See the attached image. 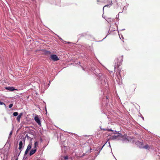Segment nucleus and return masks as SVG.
<instances>
[{
	"mask_svg": "<svg viewBox=\"0 0 160 160\" xmlns=\"http://www.w3.org/2000/svg\"><path fill=\"white\" fill-rule=\"evenodd\" d=\"M108 130L109 131H112V130L111 129H108Z\"/></svg>",
	"mask_w": 160,
	"mask_h": 160,
	"instance_id": "obj_17",
	"label": "nucleus"
},
{
	"mask_svg": "<svg viewBox=\"0 0 160 160\" xmlns=\"http://www.w3.org/2000/svg\"><path fill=\"white\" fill-rule=\"evenodd\" d=\"M34 120L35 121L37 122V123H38L39 125H40V126L41 125V121H40L39 118H38V116L37 115L36 116H35V117H34Z\"/></svg>",
	"mask_w": 160,
	"mask_h": 160,
	"instance_id": "obj_4",
	"label": "nucleus"
},
{
	"mask_svg": "<svg viewBox=\"0 0 160 160\" xmlns=\"http://www.w3.org/2000/svg\"><path fill=\"white\" fill-rule=\"evenodd\" d=\"M16 160H18V158H16Z\"/></svg>",
	"mask_w": 160,
	"mask_h": 160,
	"instance_id": "obj_21",
	"label": "nucleus"
},
{
	"mask_svg": "<svg viewBox=\"0 0 160 160\" xmlns=\"http://www.w3.org/2000/svg\"><path fill=\"white\" fill-rule=\"evenodd\" d=\"M3 104L5 105L3 102H0V105H2Z\"/></svg>",
	"mask_w": 160,
	"mask_h": 160,
	"instance_id": "obj_16",
	"label": "nucleus"
},
{
	"mask_svg": "<svg viewBox=\"0 0 160 160\" xmlns=\"http://www.w3.org/2000/svg\"><path fill=\"white\" fill-rule=\"evenodd\" d=\"M18 113L17 112H15L13 113V115L14 116H17L18 115Z\"/></svg>",
	"mask_w": 160,
	"mask_h": 160,
	"instance_id": "obj_13",
	"label": "nucleus"
},
{
	"mask_svg": "<svg viewBox=\"0 0 160 160\" xmlns=\"http://www.w3.org/2000/svg\"><path fill=\"white\" fill-rule=\"evenodd\" d=\"M22 115V113H21L19 114V115L18 116L17 118V119L18 121V122H20V119L21 118V117Z\"/></svg>",
	"mask_w": 160,
	"mask_h": 160,
	"instance_id": "obj_8",
	"label": "nucleus"
},
{
	"mask_svg": "<svg viewBox=\"0 0 160 160\" xmlns=\"http://www.w3.org/2000/svg\"><path fill=\"white\" fill-rule=\"evenodd\" d=\"M38 142H35L34 143V148H37V147L38 146Z\"/></svg>",
	"mask_w": 160,
	"mask_h": 160,
	"instance_id": "obj_12",
	"label": "nucleus"
},
{
	"mask_svg": "<svg viewBox=\"0 0 160 160\" xmlns=\"http://www.w3.org/2000/svg\"><path fill=\"white\" fill-rule=\"evenodd\" d=\"M118 136H119V135L116 136V135H114L110 137V139H111L112 140L116 139L118 138Z\"/></svg>",
	"mask_w": 160,
	"mask_h": 160,
	"instance_id": "obj_9",
	"label": "nucleus"
},
{
	"mask_svg": "<svg viewBox=\"0 0 160 160\" xmlns=\"http://www.w3.org/2000/svg\"><path fill=\"white\" fill-rule=\"evenodd\" d=\"M64 159V160H67L68 158V156H66L63 157Z\"/></svg>",
	"mask_w": 160,
	"mask_h": 160,
	"instance_id": "obj_14",
	"label": "nucleus"
},
{
	"mask_svg": "<svg viewBox=\"0 0 160 160\" xmlns=\"http://www.w3.org/2000/svg\"><path fill=\"white\" fill-rule=\"evenodd\" d=\"M37 148H34L32 149L30 152L29 155L32 156L36 152Z\"/></svg>",
	"mask_w": 160,
	"mask_h": 160,
	"instance_id": "obj_5",
	"label": "nucleus"
},
{
	"mask_svg": "<svg viewBox=\"0 0 160 160\" xmlns=\"http://www.w3.org/2000/svg\"><path fill=\"white\" fill-rule=\"evenodd\" d=\"M13 104H9V108H11L12 106H13Z\"/></svg>",
	"mask_w": 160,
	"mask_h": 160,
	"instance_id": "obj_15",
	"label": "nucleus"
},
{
	"mask_svg": "<svg viewBox=\"0 0 160 160\" xmlns=\"http://www.w3.org/2000/svg\"><path fill=\"white\" fill-rule=\"evenodd\" d=\"M32 147L31 142L29 144L27 147V148L25 151L24 155H26L28 153V151L31 149Z\"/></svg>",
	"mask_w": 160,
	"mask_h": 160,
	"instance_id": "obj_3",
	"label": "nucleus"
},
{
	"mask_svg": "<svg viewBox=\"0 0 160 160\" xmlns=\"http://www.w3.org/2000/svg\"><path fill=\"white\" fill-rule=\"evenodd\" d=\"M22 145H23V143H22V141H20V142L19 143V148H18V149L21 150V149H22Z\"/></svg>",
	"mask_w": 160,
	"mask_h": 160,
	"instance_id": "obj_10",
	"label": "nucleus"
},
{
	"mask_svg": "<svg viewBox=\"0 0 160 160\" xmlns=\"http://www.w3.org/2000/svg\"><path fill=\"white\" fill-rule=\"evenodd\" d=\"M123 57L122 56H119V58H118L117 59V61H118L119 59H120L119 61L118 62H117V66H115L114 67V69H116L117 67V68H118L119 66H120L121 64V62L122 61V58Z\"/></svg>",
	"mask_w": 160,
	"mask_h": 160,
	"instance_id": "obj_1",
	"label": "nucleus"
},
{
	"mask_svg": "<svg viewBox=\"0 0 160 160\" xmlns=\"http://www.w3.org/2000/svg\"><path fill=\"white\" fill-rule=\"evenodd\" d=\"M104 146V145H103V146H102V148Z\"/></svg>",
	"mask_w": 160,
	"mask_h": 160,
	"instance_id": "obj_22",
	"label": "nucleus"
},
{
	"mask_svg": "<svg viewBox=\"0 0 160 160\" xmlns=\"http://www.w3.org/2000/svg\"><path fill=\"white\" fill-rule=\"evenodd\" d=\"M48 52L49 53H50V52Z\"/></svg>",
	"mask_w": 160,
	"mask_h": 160,
	"instance_id": "obj_20",
	"label": "nucleus"
},
{
	"mask_svg": "<svg viewBox=\"0 0 160 160\" xmlns=\"http://www.w3.org/2000/svg\"><path fill=\"white\" fill-rule=\"evenodd\" d=\"M121 138H122L123 140H128L129 138L127 136V135H124L122 136H121Z\"/></svg>",
	"mask_w": 160,
	"mask_h": 160,
	"instance_id": "obj_6",
	"label": "nucleus"
},
{
	"mask_svg": "<svg viewBox=\"0 0 160 160\" xmlns=\"http://www.w3.org/2000/svg\"><path fill=\"white\" fill-rule=\"evenodd\" d=\"M141 145H142V144H143V142H141Z\"/></svg>",
	"mask_w": 160,
	"mask_h": 160,
	"instance_id": "obj_18",
	"label": "nucleus"
},
{
	"mask_svg": "<svg viewBox=\"0 0 160 160\" xmlns=\"http://www.w3.org/2000/svg\"><path fill=\"white\" fill-rule=\"evenodd\" d=\"M5 88L6 89L10 91H12L15 90H16V89H15L14 87H6Z\"/></svg>",
	"mask_w": 160,
	"mask_h": 160,
	"instance_id": "obj_7",
	"label": "nucleus"
},
{
	"mask_svg": "<svg viewBox=\"0 0 160 160\" xmlns=\"http://www.w3.org/2000/svg\"><path fill=\"white\" fill-rule=\"evenodd\" d=\"M12 134V132H11L10 134V135H11Z\"/></svg>",
	"mask_w": 160,
	"mask_h": 160,
	"instance_id": "obj_19",
	"label": "nucleus"
},
{
	"mask_svg": "<svg viewBox=\"0 0 160 160\" xmlns=\"http://www.w3.org/2000/svg\"><path fill=\"white\" fill-rule=\"evenodd\" d=\"M148 148L149 146L147 144H146L144 146H141V148H145L146 149H148Z\"/></svg>",
	"mask_w": 160,
	"mask_h": 160,
	"instance_id": "obj_11",
	"label": "nucleus"
},
{
	"mask_svg": "<svg viewBox=\"0 0 160 160\" xmlns=\"http://www.w3.org/2000/svg\"><path fill=\"white\" fill-rule=\"evenodd\" d=\"M50 58L53 61H55L59 60L58 56L55 54H52L50 56Z\"/></svg>",
	"mask_w": 160,
	"mask_h": 160,
	"instance_id": "obj_2",
	"label": "nucleus"
}]
</instances>
